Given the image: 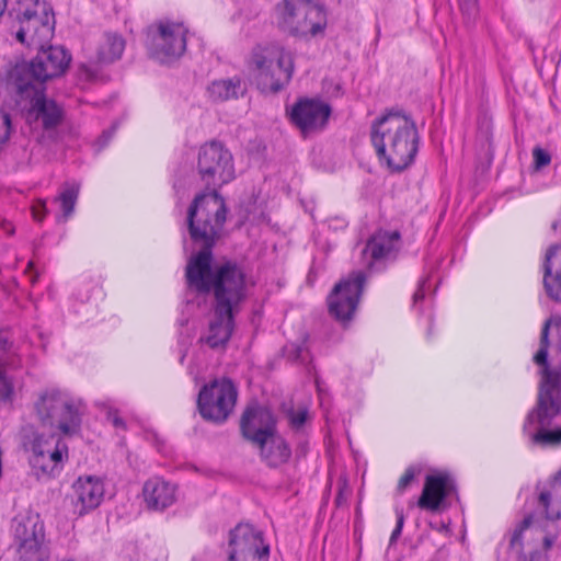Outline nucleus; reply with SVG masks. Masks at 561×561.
I'll use <instances>...</instances> for the list:
<instances>
[{"label": "nucleus", "instance_id": "nucleus-6", "mask_svg": "<svg viewBox=\"0 0 561 561\" xmlns=\"http://www.w3.org/2000/svg\"><path fill=\"white\" fill-rule=\"evenodd\" d=\"M249 66L255 73L257 88L264 93H275L293 78L294 53L279 43L259 44L250 54Z\"/></svg>", "mask_w": 561, "mask_h": 561}, {"label": "nucleus", "instance_id": "nucleus-24", "mask_svg": "<svg viewBox=\"0 0 561 561\" xmlns=\"http://www.w3.org/2000/svg\"><path fill=\"white\" fill-rule=\"evenodd\" d=\"M253 445L260 450L261 459L270 467H279L291 456L290 447L277 432Z\"/></svg>", "mask_w": 561, "mask_h": 561}, {"label": "nucleus", "instance_id": "nucleus-8", "mask_svg": "<svg viewBox=\"0 0 561 561\" xmlns=\"http://www.w3.org/2000/svg\"><path fill=\"white\" fill-rule=\"evenodd\" d=\"M24 450L37 479L56 477L68 460V446L60 433L33 432L24 442Z\"/></svg>", "mask_w": 561, "mask_h": 561}, {"label": "nucleus", "instance_id": "nucleus-16", "mask_svg": "<svg viewBox=\"0 0 561 561\" xmlns=\"http://www.w3.org/2000/svg\"><path fill=\"white\" fill-rule=\"evenodd\" d=\"M365 280L364 272L355 271L334 286L328 298V305L330 313L336 320L346 322L353 318Z\"/></svg>", "mask_w": 561, "mask_h": 561}, {"label": "nucleus", "instance_id": "nucleus-25", "mask_svg": "<svg viewBox=\"0 0 561 561\" xmlns=\"http://www.w3.org/2000/svg\"><path fill=\"white\" fill-rule=\"evenodd\" d=\"M543 285L552 299H561V245H553L547 252Z\"/></svg>", "mask_w": 561, "mask_h": 561}, {"label": "nucleus", "instance_id": "nucleus-1", "mask_svg": "<svg viewBox=\"0 0 561 561\" xmlns=\"http://www.w3.org/2000/svg\"><path fill=\"white\" fill-rule=\"evenodd\" d=\"M227 208L217 194L198 197L188 209L187 222L191 238L204 249L193 255L186 266V282L197 293H214L215 307L237 312L247 296L243 271L236 264L213 266L211 247L226 221Z\"/></svg>", "mask_w": 561, "mask_h": 561}, {"label": "nucleus", "instance_id": "nucleus-42", "mask_svg": "<svg viewBox=\"0 0 561 561\" xmlns=\"http://www.w3.org/2000/svg\"><path fill=\"white\" fill-rule=\"evenodd\" d=\"M113 424H114L116 427H119V426H123V425H124L123 421H122L119 417H117V416L113 417Z\"/></svg>", "mask_w": 561, "mask_h": 561}, {"label": "nucleus", "instance_id": "nucleus-22", "mask_svg": "<svg viewBox=\"0 0 561 561\" xmlns=\"http://www.w3.org/2000/svg\"><path fill=\"white\" fill-rule=\"evenodd\" d=\"M236 312L214 308L209 325L201 336V342L211 348L224 347L229 341L233 330V316Z\"/></svg>", "mask_w": 561, "mask_h": 561}, {"label": "nucleus", "instance_id": "nucleus-15", "mask_svg": "<svg viewBox=\"0 0 561 561\" xmlns=\"http://www.w3.org/2000/svg\"><path fill=\"white\" fill-rule=\"evenodd\" d=\"M14 542L18 561H45L44 524L38 515H27L16 520L14 526Z\"/></svg>", "mask_w": 561, "mask_h": 561}, {"label": "nucleus", "instance_id": "nucleus-13", "mask_svg": "<svg viewBox=\"0 0 561 561\" xmlns=\"http://www.w3.org/2000/svg\"><path fill=\"white\" fill-rule=\"evenodd\" d=\"M237 388L228 379H216L199 391L197 407L201 415L215 423L225 422L237 402Z\"/></svg>", "mask_w": 561, "mask_h": 561}, {"label": "nucleus", "instance_id": "nucleus-31", "mask_svg": "<svg viewBox=\"0 0 561 561\" xmlns=\"http://www.w3.org/2000/svg\"><path fill=\"white\" fill-rule=\"evenodd\" d=\"M288 416L290 425L295 428H299L308 419V410L306 408H298L297 410H291Z\"/></svg>", "mask_w": 561, "mask_h": 561}, {"label": "nucleus", "instance_id": "nucleus-7", "mask_svg": "<svg viewBox=\"0 0 561 561\" xmlns=\"http://www.w3.org/2000/svg\"><path fill=\"white\" fill-rule=\"evenodd\" d=\"M10 14L19 23L15 38L34 48H43L55 33V14L45 0H19Z\"/></svg>", "mask_w": 561, "mask_h": 561}, {"label": "nucleus", "instance_id": "nucleus-27", "mask_svg": "<svg viewBox=\"0 0 561 561\" xmlns=\"http://www.w3.org/2000/svg\"><path fill=\"white\" fill-rule=\"evenodd\" d=\"M208 95L214 101H227L237 99L244 91L242 80L240 78H229L215 80L207 89Z\"/></svg>", "mask_w": 561, "mask_h": 561}, {"label": "nucleus", "instance_id": "nucleus-9", "mask_svg": "<svg viewBox=\"0 0 561 561\" xmlns=\"http://www.w3.org/2000/svg\"><path fill=\"white\" fill-rule=\"evenodd\" d=\"M277 26L295 36H316L327 26L323 8L310 0H282L275 5Z\"/></svg>", "mask_w": 561, "mask_h": 561}, {"label": "nucleus", "instance_id": "nucleus-36", "mask_svg": "<svg viewBox=\"0 0 561 561\" xmlns=\"http://www.w3.org/2000/svg\"><path fill=\"white\" fill-rule=\"evenodd\" d=\"M404 525V515L402 511H397V525L391 534L390 543H394L402 533Z\"/></svg>", "mask_w": 561, "mask_h": 561}, {"label": "nucleus", "instance_id": "nucleus-2", "mask_svg": "<svg viewBox=\"0 0 561 561\" xmlns=\"http://www.w3.org/2000/svg\"><path fill=\"white\" fill-rule=\"evenodd\" d=\"M534 362L541 370L537 407L524 423L529 443L540 447L561 444V426L552 428V420L561 412V321L547 320Z\"/></svg>", "mask_w": 561, "mask_h": 561}, {"label": "nucleus", "instance_id": "nucleus-4", "mask_svg": "<svg viewBox=\"0 0 561 561\" xmlns=\"http://www.w3.org/2000/svg\"><path fill=\"white\" fill-rule=\"evenodd\" d=\"M379 160L392 171H402L415 159L420 136L414 121L400 111H388L370 128Z\"/></svg>", "mask_w": 561, "mask_h": 561}, {"label": "nucleus", "instance_id": "nucleus-38", "mask_svg": "<svg viewBox=\"0 0 561 561\" xmlns=\"http://www.w3.org/2000/svg\"><path fill=\"white\" fill-rule=\"evenodd\" d=\"M556 543V539L554 537L552 536H543L542 537V545H543V550L545 551H549Z\"/></svg>", "mask_w": 561, "mask_h": 561}, {"label": "nucleus", "instance_id": "nucleus-46", "mask_svg": "<svg viewBox=\"0 0 561 561\" xmlns=\"http://www.w3.org/2000/svg\"><path fill=\"white\" fill-rule=\"evenodd\" d=\"M32 267H33V263H32V262H30V263H28V268H32Z\"/></svg>", "mask_w": 561, "mask_h": 561}, {"label": "nucleus", "instance_id": "nucleus-43", "mask_svg": "<svg viewBox=\"0 0 561 561\" xmlns=\"http://www.w3.org/2000/svg\"><path fill=\"white\" fill-rule=\"evenodd\" d=\"M553 228H554L556 230H559V231H560V233H561V221H560L559 224H554V225H553Z\"/></svg>", "mask_w": 561, "mask_h": 561}, {"label": "nucleus", "instance_id": "nucleus-35", "mask_svg": "<svg viewBox=\"0 0 561 561\" xmlns=\"http://www.w3.org/2000/svg\"><path fill=\"white\" fill-rule=\"evenodd\" d=\"M416 473L417 470L415 468H408L398 482V490L400 492H403L409 486V484L414 480Z\"/></svg>", "mask_w": 561, "mask_h": 561}, {"label": "nucleus", "instance_id": "nucleus-26", "mask_svg": "<svg viewBox=\"0 0 561 561\" xmlns=\"http://www.w3.org/2000/svg\"><path fill=\"white\" fill-rule=\"evenodd\" d=\"M400 234L398 231H378L367 242L363 250V256L377 261L387 257L397 249Z\"/></svg>", "mask_w": 561, "mask_h": 561}, {"label": "nucleus", "instance_id": "nucleus-32", "mask_svg": "<svg viewBox=\"0 0 561 561\" xmlns=\"http://www.w3.org/2000/svg\"><path fill=\"white\" fill-rule=\"evenodd\" d=\"M11 119L9 114L0 111V146L4 145L10 137Z\"/></svg>", "mask_w": 561, "mask_h": 561}, {"label": "nucleus", "instance_id": "nucleus-20", "mask_svg": "<svg viewBox=\"0 0 561 561\" xmlns=\"http://www.w3.org/2000/svg\"><path fill=\"white\" fill-rule=\"evenodd\" d=\"M455 491V482L446 473L428 474L425 479L417 506L422 510L436 512L444 506L446 499Z\"/></svg>", "mask_w": 561, "mask_h": 561}, {"label": "nucleus", "instance_id": "nucleus-29", "mask_svg": "<svg viewBox=\"0 0 561 561\" xmlns=\"http://www.w3.org/2000/svg\"><path fill=\"white\" fill-rule=\"evenodd\" d=\"M79 191L80 185L75 181L64 184L59 195L55 198V202L59 203L61 208V215L58 217V220L66 221L68 217L71 216L78 199Z\"/></svg>", "mask_w": 561, "mask_h": 561}, {"label": "nucleus", "instance_id": "nucleus-45", "mask_svg": "<svg viewBox=\"0 0 561 561\" xmlns=\"http://www.w3.org/2000/svg\"><path fill=\"white\" fill-rule=\"evenodd\" d=\"M371 264H373V262H371V261H369V262L367 263L368 267H371Z\"/></svg>", "mask_w": 561, "mask_h": 561}, {"label": "nucleus", "instance_id": "nucleus-5", "mask_svg": "<svg viewBox=\"0 0 561 561\" xmlns=\"http://www.w3.org/2000/svg\"><path fill=\"white\" fill-rule=\"evenodd\" d=\"M84 408L79 397L56 386L39 390L33 402V412L39 424L66 436L80 431Z\"/></svg>", "mask_w": 561, "mask_h": 561}, {"label": "nucleus", "instance_id": "nucleus-23", "mask_svg": "<svg viewBox=\"0 0 561 561\" xmlns=\"http://www.w3.org/2000/svg\"><path fill=\"white\" fill-rule=\"evenodd\" d=\"M142 493L147 506L156 511H163L176 501V485L160 477L146 481Z\"/></svg>", "mask_w": 561, "mask_h": 561}, {"label": "nucleus", "instance_id": "nucleus-3", "mask_svg": "<svg viewBox=\"0 0 561 561\" xmlns=\"http://www.w3.org/2000/svg\"><path fill=\"white\" fill-rule=\"evenodd\" d=\"M38 49V55L28 65L15 69L14 84L18 102L26 111L27 123L49 129L60 123L62 111L55 101L46 99L43 83L62 75L70 64L71 56L61 46Z\"/></svg>", "mask_w": 561, "mask_h": 561}, {"label": "nucleus", "instance_id": "nucleus-37", "mask_svg": "<svg viewBox=\"0 0 561 561\" xmlns=\"http://www.w3.org/2000/svg\"><path fill=\"white\" fill-rule=\"evenodd\" d=\"M32 214L35 220L41 221L43 220L45 214H46V205L44 201H37L36 204L32 207Z\"/></svg>", "mask_w": 561, "mask_h": 561}, {"label": "nucleus", "instance_id": "nucleus-28", "mask_svg": "<svg viewBox=\"0 0 561 561\" xmlns=\"http://www.w3.org/2000/svg\"><path fill=\"white\" fill-rule=\"evenodd\" d=\"M125 49L124 38L116 33H106L98 49L101 62H113L119 59Z\"/></svg>", "mask_w": 561, "mask_h": 561}, {"label": "nucleus", "instance_id": "nucleus-44", "mask_svg": "<svg viewBox=\"0 0 561 561\" xmlns=\"http://www.w3.org/2000/svg\"><path fill=\"white\" fill-rule=\"evenodd\" d=\"M31 282L34 284V283L36 282V276H33V277L31 278Z\"/></svg>", "mask_w": 561, "mask_h": 561}, {"label": "nucleus", "instance_id": "nucleus-30", "mask_svg": "<svg viewBox=\"0 0 561 561\" xmlns=\"http://www.w3.org/2000/svg\"><path fill=\"white\" fill-rule=\"evenodd\" d=\"M458 4L466 21L473 22L479 11L478 0H458Z\"/></svg>", "mask_w": 561, "mask_h": 561}, {"label": "nucleus", "instance_id": "nucleus-33", "mask_svg": "<svg viewBox=\"0 0 561 561\" xmlns=\"http://www.w3.org/2000/svg\"><path fill=\"white\" fill-rule=\"evenodd\" d=\"M431 288L430 276L423 277L417 285V289L413 295V306L416 307L420 300H423Z\"/></svg>", "mask_w": 561, "mask_h": 561}, {"label": "nucleus", "instance_id": "nucleus-40", "mask_svg": "<svg viewBox=\"0 0 561 561\" xmlns=\"http://www.w3.org/2000/svg\"><path fill=\"white\" fill-rule=\"evenodd\" d=\"M0 227L3 228L8 233L13 232L12 225L4 219H0Z\"/></svg>", "mask_w": 561, "mask_h": 561}, {"label": "nucleus", "instance_id": "nucleus-19", "mask_svg": "<svg viewBox=\"0 0 561 561\" xmlns=\"http://www.w3.org/2000/svg\"><path fill=\"white\" fill-rule=\"evenodd\" d=\"M242 435L252 444L276 432L273 413L263 407H249L241 419Z\"/></svg>", "mask_w": 561, "mask_h": 561}, {"label": "nucleus", "instance_id": "nucleus-12", "mask_svg": "<svg viewBox=\"0 0 561 561\" xmlns=\"http://www.w3.org/2000/svg\"><path fill=\"white\" fill-rule=\"evenodd\" d=\"M188 27L182 21L160 19L148 26L146 46L150 56L167 64L180 58L186 49Z\"/></svg>", "mask_w": 561, "mask_h": 561}, {"label": "nucleus", "instance_id": "nucleus-39", "mask_svg": "<svg viewBox=\"0 0 561 561\" xmlns=\"http://www.w3.org/2000/svg\"><path fill=\"white\" fill-rule=\"evenodd\" d=\"M431 527H432L433 529H436V530L440 531V533H446V531H448V525H447L446 523H444V522H440L439 524H433V523H431Z\"/></svg>", "mask_w": 561, "mask_h": 561}, {"label": "nucleus", "instance_id": "nucleus-41", "mask_svg": "<svg viewBox=\"0 0 561 561\" xmlns=\"http://www.w3.org/2000/svg\"><path fill=\"white\" fill-rule=\"evenodd\" d=\"M7 8V0H0V16L4 13Z\"/></svg>", "mask_w": 561, "mask_h": 561}, {"label": "nucleus", "instance_id": "nucleus-14", "mask_svg": "<svg viewBox=\"0 0 561 561\" xmlns=\"http://www.w3.org/2000/svg\"><path fill=\"white\" fill-rule=\"evenodd\" d=\"M227 556L229 561H268L270 545L260 529L240 523L229 533Z\"/></svg>", "mask_w": 561, "mask_h": 561}, {"label": "nucleus", "instance_id": "nucleus-34", "mask_svg": "<svg viewBox=\"0 0 561 561\" xmlns=\"http://www.w3.org/2000/svg\"><path fill=\"white\" fill-rule=\"evenodd\" d=\"M533 156L537 169L548 165L551 161L550 154L541 148H535Z\"/></svg>", "mask_w": 561, "mask_h": 561}, {"label": "nucleus", "instance_id": "nucleus-18", "mask_svg": "<svg viewBox=\"0 0 561 561\" xmlns=\"http://www.w3.org/2000/svg\"><path fill=\"white\" fill-rule=\"evenodd\" d=\"M75 510L79 515L95 510L101 505L105 495V485L101 478L81 476L73 485Z\"/></svg>", "mask_w": 561, "mask_h": 561}, {"label": "nucleus", "instance_id": "nucleus-11", "mask_svg": "<svg viewBox=\"0 0 561 561\" xmlns=\"http://www.w3.org/2000/svg\"><path fill=\"white\" fill-rule=\"evenodd\" d=\"M197 174L207 187H213L211 192L199 194L198 197L209 194H217L224 199L218 192L217 187H221L236 179V168L233 156L230 150L219 141H208L202 145L197 152L196 162ZM225 203V201H222ZM195 202L191 205L190 209L194 206Z\"/></svg>", "mask_w": 561, "mask_h": 561}, {"label": "nucleus", "instance_id": "nucleus-21", "mask_svg": "<svg viewBox=\"0 0 561 561\" xmlns=\"http://www.w3.org/2000/svg\"><path fill=\"white\" fill-rule=\"evenodd\" d=\"M21 365V356L10 342L8 334L0 332V401L10 400L13 394V383L7 370L19 369Z\"/></svg>", "mask_w": 561, "mask_h": 561}, {"label": "nucleus", "instance_id": "nucleus-10", "mask_svg": "<svg viewBox=\"0 0 561 561\" xmlns=\"http://www.w3.org/2000/svg\"><path fill=\"white\" fill-rule=\"evenodd\" d=\"M534 514H528L523 522L516 526L511 537V547L514 549L523 547V536L526 533H542L538 519L545 518L556 520L561 516V470L553 477L539 481L536 485Z\"/></svg>", "mask_w": 561, "mask_h": 561}, {"label": "nucleus", "instance_id": "nucleus-17", "mask_svg": "<svg viewBox=\"0 0 561 561\" xmlns=\"http://www.w3.org/2000/svg\"><path fill=\"white\" fill-rule=\"evenodd\" d=\"M291 122L304 135L322 129L331 114L325 102L314 99H301L290 110Z\"/></svg>", "mask_w": 561, "mask_h": 561}]
</instances>
